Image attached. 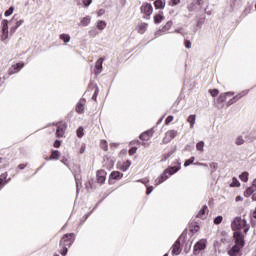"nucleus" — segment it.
<instances>
[{
	"mask_svg": "<svg viewBox=\"0 0 256 256\" xmlns=\"http://www.w3.org/2000/svg\"><path fill=\"white\" fill-rule=\"evenodd\" d=\"M65 131H67V123L65 122H58L56 124V137L61 139L65 137Z\"/></svg>",
	"mask_w": 256,
	"mask_h": 256,
	"instance_id": "nucleus-6",
	"label": "nucleus"
},
{
	"mask_svg": "<svg viewBox=\"0 0 256 256\" xmlns=\"http://www.w3.org/2000/svg\"><path fill=\"white\" fill-rule=\"evenodd\" d=\"M198 165H200L201 167H207V164L205 163H199Z\"/></svg>",
	"mask_w": 256,
	"mask_h": 256,
	"instance_id": "nucleus-60",
	"label": "nucleus"
},
{
	"mask_svg": "<svg viewBox=\"0 0 256 256\" xmlns=\"http://www.w3.org/2000/svg\"><path fill=\"white\" fill-rule=\"evenodd\" d=\"M9 37V30L2 31V39H7Z\"/></svg>",
	"mask_w": 256,
	"mask_h": 256,
	"instance_id": "nucleus-49",
	"label": "nucleus"
},
{
	"mask_svg": "<svg viewBox=\"0 0 256 256\" xmlns=\"http://www.w3.org/2000/svg\"><path fill=\"white\" fill-rule=\"evenodd\" d=\"M241 199V196H238L237 198H236V201H239Z\"/></svg>",
	"mask_w": 256,
	"mask_h": 256,
	"instance_id": "nucleus-62",
	"label": "nucleus"
},
{
	"mask_svg": "<svg viewBox=\"0 0 256 256\" xmlns=\"http://www.w3.org/2000/svg\"><path fill=\"white\" fill-rule=\"evenodd\" d=\"M75 243V233H67L60 239L59 242V253L60 255H67L69 247Z\"/></svg>",
	"mask_w": 256,
	"mask_h": 256,
	"instance_id": "nucleus-2",
	"label": "nucleus"
},
{
	"mask_svg": "<svg viewBox=\"0 0 256 256\" xmlns=\"http://www.w3.org/2000/svg\"><path fill=\"white\" fill-rule=\"evenodd\" d=\"M153 193V186H148L146 190V195H151Z\"/></svg>",
	"mask_w": 256,
	"mask_h": 256,
	"instance_id": "nucleus-53",
	"label": "nucleus"
},
{
	"mask_svg": "<svg viewBox=\"0 0 256 256\" xmlns=\"http://www.w3.org/2000/svg\"><path fill=\"white\" fill-rule=\"evenodd\" d=\"M123 5H125L126 0H120Z\"/></svg>",
	"mask_w": 256,
	"mask_h": 256,
	"instance_id": "nucleus-61",
	"label": "nucleus"
},
{
	"mask_svg": "<svg viewBox=\"0 0 256 256\" xmlns=\"http://www.w3.org/2000/svg\"><path fill=\"white\" fill-rule=\"evenodd\" d=\"M209 93L211 97H217V95H219V91L217 89H210Z\"/></svg>",
	"mask_w": 256,
	"mask_h": 256,
	"instance_id": "nucleus-44",
	"label": "nucleus"
},
{
	"mask_svg": "<svg viewBox=\"0 0 256 256\" xmlns=\"http://www.w3.org/2000/svg\"><path fill=\"white\" fill-rule=\"evenodd\" d=\"M85 99H81L79 103L76 106V111L81 115L82 113H85Z\"/></svg>",
	"mask_w": 256,
	"mask_h": 256,
	"instance_id": "nucleus-18",
	"label": "nucleus"
},
{
	"mask_svg": "<svg viewBox=\"0 0 256 256\" xmlns=\"http://www.w3.org/2000/svg\"><path fill=\"white\" fill-rule=\"evenodd\" d=\"M95 183V180H93V178H90L86 183H85V187L87 189V191L93 189V184Z\"/></svg>",
	"mask_w": 256,
	"mask_h": 256,
	"instance_id": "nucleus-31",
	"label": "nucleus"
},
{
	"mask_svg": "<svg viewBox=\"0 0 256 256\" xmlns=\"http://www.w3.org/2000/svg\"><path fill=\"white\" fill-rule=\"evenodd\" d=\"M173 153H175V151H170L167 154H164L165 161H167V159H169V157H171V155H173Z\"/></svg>",
	"mask_w": 256,
	"mask_h": 256,
	"instance_id": "nucleus-52",
	"label": "nucleus"
},
{
	"mask_svg": "<svg viewBox=\"0 0 256 256\" xmlns=\"http://www.w3.org/2000/svg\"><path fill=\"white\" fill-rule=\"evenodd\" d=\"M85 149H86L85 144H82L78 153H79L80 155H83V153H85Z\"/></svg>",
	"mask_w": 256,
	"mask_h": 256,
	"instance_id": "nucleus-50",
	"label": "nucleus"
},
{
	"mask_svg": "<svg viewBox=\"0 0 256 256\" xmlns=\"http://www.w3.org/2000/svg\"><path fill=\"white\" fill-rule=\"evenodd\" d=\"M140 144H141V142H139V140L133 141L130 143V145H140Z\"/></svg>",
	"mask_w": 256,
	"mask_h": 256,
	"instance_id": "nucleus-57",
	"label": "nucleus"
},
{
	"mask_svg": "<svg viewBox=\"0 0 256 256\" xmlns=\"http://www.w3.org/2000/svg\"><path fill=\"white\" fill-rule=\"evenodd\" d=\"M129 167H131V161L129 160L122 163H118V169H120V171H127Z\"/></svg>",
	"mask_w": 256,
	"mask_h": 256,
	"instance_id": "nucleus-20",
	"label": "nucleus"
},
{
	"mask_svg": "<svg viewBox=\"0 0 256 256\" xmlns=\"http://www.w3.org/2000/svg\"><path fill=\"white\" fill-rule=\"evenodd\" d=\"M60 39L64 41V43H69V41H71V36H69V34H61Z\"/></svg>",
	"mask_w": 256,
	"mask_h": 256,
	"instance_id": "nucleus-35",
	"label": "nucleus"
},
{
	"mask_svg": "<svg viewBox=\"0 0 256 256\" xmlns=\"http://www.w3.org/2000/svg\"><path fill=\"white\" fill-rule=\"evenodd\" d=\"M174 117L173 116H168L165 120V125H169L173 121Z\"/></svg>",
	"mask_w": 256,
	"mask_h": 256,
	"instance_id": "nucleus-47",
	"label": "nucleus"
},
{
	"mask_svg": "<svg viewBox=\"0 0 256 256\" xmlns=\"http://www.w3.org/2000/svg\"><path fill=\"white\" fill-rule=\"evenodd\" d=\"M252 187H254V189H256V178L252 181Z\"/></svg>",
	"mask_w": 256,
	"mask_h": 256,
	"instance_id": "nucleus-58",
	"label": "nucleus"
},
{
	"mask_svg": "<svg viewBox=\"0 0 256 256\" xmlns=\"http://www.w3.org/2000/svg\"><path fill=\"white\" fill-rule=\"evenodd\" d=\"M177 135H178L177 130H168V131L165 133L164 140H166V141H172V139H175V137H177Z\"/></svg>",
	"mask_w": 256,
	"mask_h": 256,
	"instance_id": "nucleus-14",
	"label": "nucleus"
},
{
	"mask_svg": "<svg viewBox=\"0 0 256 256\" xmlns=\"http://www.w3.org/2000/svg\"><path fill=\"white\" fill-rule=\"evenodd\" d=\"M256 191L255 187H248L245 192H244V197H251V195H253V193Z\"/></svg>",
	"mask_w": 256,
	"mask_h": 256,
	"instance_id": "nucleus-25",
	"label": "nucleus"
},
{
	"mask_svg": "<svg viewBox=\"0 0 256 256\" xmlns=\"http://www.w3.org/2000/svg\"><path fill=\"white\" fill-rule=\"evenodd\" d=\"M184 45H185L186 49H191L192 43L188 39H185Z\"/></svg>",
	"mask_w": 256,
	"mask_h": 256,
	"instance_id": "nucleus-46",
	"label": "nucleus"
},
{
	"mask_svg": "<svg viewBox=\"0 0 256 256\" xmlns=\"http://www.w3.org/2000/svg\"><path fill=\"white\" fill-rule=\"evenodd\" d=\"M250 227L251 226L247 224V220L242 219L241 217L234 218V220L231 223L232 231H241V229H243V233L245 235H247V233L249 232Z\"/></svg>",
	"mask_w": 256,
	"mask_h": 256,
	"instance_id": "nucleus-4",
	"label": "nucleus"
},
{
	"mask_svg": "<svg viewBox=\"0 0 256 256\" xmlns=\"http://www.w3.org/2000/svg\"><path fill=\"white\" fill-rule=\"evenodd\" d=\"M28 165H29L28 163L19 164L17 166V169H20V171H23V169H25V167H27Z\"/></svg>",
	"mask_w": 256,
	"mask_h": 256,
	"instance_id": "nucleus-48",
	"label": "nucleus"
},
{
	"mask_svg": "<svg viewBox=\"0 0 256 256\" xmlns=\"http://www.w3.org/2000/svg\"><path fill=\"white\" fill-rule=\"evenodd\" d=\"M165 19V16H163V12L160 11L158 14L154 15V23L159 24L161 21Z\"/></svg>",
	"mask_w": 256,
	"mask_h": 256,
	"instance_id": "nucleus-23",
	"label": "nucleus"
},
{
	"mask_svg": "<svg viewBox=\"0 0 256 256\" xmlns=\"http://www.w3.org/2000/svg\"><path fill=\"white\" fill-rule=\"evenodd\" d=\"M100 148L103 149V151H109V144L107 143V140L100 141Z\"/></svg>",
	"mask_w": 256,
	"mask_h": 256,
	"instance_id": "nucleus-29",
	"label": "nucleus"
},
{
	"mask_svg": "<svg viewBox=\"0 0 256 256\" xmlns=\"http://www.w3.org/2000/svg\"><path fill=\"white\" fill-rule=\"evenodd\" d=\"M239 179H241L244 183H247V181H249V172H243L240 174Z\"/></svg>",
	"mask_w": 256,
	"mask_h": 256,
	"instance_id": "nucleus-30",
	"label": "nucleus"
},
{
	"mask_svg": "<svg viewBox=\"0 0 256 256\" xmlns=\"http://www.w3.org/2000/svg\"><path fill=\"white\" fill-rule=\"evenodd\" d=\"M195 121H196L195 115H190L188 117L187 122L190 123V129H193V127H195Z\"/></svg>",
	"mask_w": 256,
	"mask_h": 256,
	"instance_id": "nucleus-28",
	"label": "nucleus"
},
{
	"mask_svg": "<svg viewBox=\"0 0 256 256\" xmlns=\"http://www.w3.org/2000/svg\"><path fill=\"white\" fill-rule=\"evenodd\" d=\"M97 183L100 185H104L105 181H107V172L105 170H98L96 172Z\"/></svg>",
	"mask_w": 256,
	"mask_h": 256,
	"instance_id": "nucleus-9",
	"label": "nucleus"
},
{
	"mask_svg": "<svg viewBox=\"0 0 256 256\" xmlns=\"http://www.w3.org/2000/svg\"><path fill=\"white\" fill-rule=\"evenodd\" d=\"M252 201H256V193L252 195Z\"/></svg>",
	"mask_w": 256,
	"mask_h": 256,
	"instance_id": "nucleus-59",
	"label": "nucleus"
},
{
	"mask_svg": "<svg viewBox=\"0 0 256 256\" xmlns=\"http://www.w3.org/2000/svg\"><path fill=\"white\" fill-rule=\"evenodd\" d=\"M179 3H181V0H170L169 5L175 7V5H179Z\"/></svg>",
	"mask_w": 256,
	"mask_h": 256,
	"instance_id": "nucleus-45",
	"label": "nucleus"
},
{
	"mask_svg": "<svg viewBox=\"0 0 256 256\" xmlns=\"http://www.w3.org/2000/svg\"><path fill=\"white\" fill-rule=\"evenodd\" d=\"M153 137V130H147L145 132H143L139 138L141 139V141H149V139H151Z\"/></svg>",
	"mask_w": 256,
	"mask_h": 256,
	"instance_id": "nucleus-16",
	"label": "nucleus"
},
{
	"mask_svg": "<svg viewBox=\"0 0 256 256\" xmlns=\"http://www.w3.org/2000/svg\"><path fill=\"white\" fill-rule=\"evenodd\" d=\"M147 27H148L147 23H141L138 26V33H140V35H143V33H145V31H147Z\"/></svg>",
	"mask_w": 256,
	"mask_h": 256,
	"instance_id": "nucleus-26",
	"label": "nucleus"
},
{
	"mask_svg": "<svg viewBox=\"0 0 256 256\" xmlns=\"http://www.w3.org/2000/svg\"><path fill=\"white\" fill-rule=\"evenodd\" d=\"M230 187H241V183L236 177H233L232 182L230 183Z\"/></svg>",
	"mask_w": 256,
	"mask_h": 256,
	"instance_id": "nucleus-34",
	"label": "nucleus"
},
{
	"mask_svg": "<svg viewBox=\"0 0 256 256\" xmlns=\"http://www.w3.org/2000/svg\"><path fill=\"white\" fill-rule=\"evenodd\" d=\"M1 161H3V158H0V163H1Z\"/></svg>",
	"mask_w": 256,
	"mask_h": 256,
	"instance_id": "nucleus-63",
	"label": "nucleus"
},
{
	"mask_svg": "<svg viewBox=\"0 0 256 256\" xmlns=\"http://www.w3.org/2000/svg\"><path fill=\"white\" fill-rule=\"evenodd\" d=\"M205 142H203V141H200V142H198L197 144H196V149L198 150V151H200L201 153H203V151H205Z\"/></svg>",
	"mask_w": 256,
	"mask_h": 256,
	"instance_id": "nucleus-33",
	"label": "nucleus"
},
{
	"mask_svg": "<svg viewBox=\"0 0 256 256\" xmlns=\"http://www.w3.org/2000/svg\"><path fill=\"white\" fill-rule=\"evenodd\" d=\"M23 67H25L24 63H16L9 68L8 74L15 75V73H19V71H21V69H23Z\"/></svg>",
	"mask_w": 256,
	"mask_h": 256,
	"instance_id": "nucleus-10",
	"label": "nucleus"
},
{
	"mask_svg": "<svg viewBox=\"0 0 256 256\" xmlns=\"http://www.w3.org/2000/svg\"><path fill=\"white\" fill-rule=\"evenodd\" d=\"M128 153L129 155H135V153H137V147H132Z\"/></svg>",
	"mask_w": 256,
	"mask_h": 256,
	"instance_id": "nucleus-51",
	"label": "nucleus"
},
{
	"mask_svg": "<svg viewBox=\"0 0 256 256\" xmlns=\"http://www.w3.org/2000/svg\"><path fill=\"white\" fill-rule=\"evenodd\" d=\"M8 176H9V174H7V172L2 173L0 175V190L3 189L4 185H7L9 183V180H7Z\"/></svg>",
	"mask_w": 256,
	"mask_h": 256,
	"instance_id": "nucleus-19",
	"label": "nucleus"
},
{
	"mask_svg": "<svg viewBox=\"0 0 256 256\" xmlns=\"http://www.w3.org/2000/svg\"><path fill=\"white\" fill-rule=\"evenodd\" d=\"M239 99H241V95H236V96H234L232 99H230V100L226 103V107H231V105H233V103H237V101H239Z\"/></svg>",
	"mask_w": 256,
	"mask_h": 256,
	"instance_id": "nucleus-24",
	"label": "nucleus"
},
{
	"mask_svg": "<svg viewBox=\"0 0 256 256\" xmlns=\"http://www.w3.org/2000/svg\"><path fill=\"white\" fill-rule=\"evenodd\" d=\"M223 223V216H218L214 219V225H221Z\"/></svg>",
	"mask_w": 256,
	"mask_h": 256,
	"instance_id": "nucleus-41",
	"label": "nucleus"
},
{
	"mask_svg": "<svg viewBox=\"0 0 256 256\" xmlns=\"http://www.w3.org/2000/svg\"><path fill=\"white\" fill-rule=\"evenodd\" d=\"M103 58H99L96 63H95V69H94V73L95 75H101L102 71H103Z\"/></svg>",
	"mask_w": 256,
	"mask_h": 256,
	"instance_id": "nucleus-11",
	"label": "nucleus"
},
{
	"mask_svg": "<svg viewBox=\"0 0 256 256\" xmlns=\"http://www.w3.org/2000/svg\"><path fill=\"white\" fill-rule=\"evenodd\" d=\"M234 95L235 93L233 92L221 93L217 98V103H225V101H227V97H233Z\"/></svg>",
	"mask_w": 256,
	"mask_h": 256,
	"instance_id": "nucleus-12",
	"label": "nucleus"
},
{
	"mask_svg": "<svg viewBox=\"0 0 256 256\" xmlns=\"http://www.w3.org/2000/svg\"><path fill=\"white\" fill-rule=\"evenodd\" d=\"M194 161H195V157L192 156L190 159L185 161L184 167H189V165H193Z\"/></svg>",
	"mask_w": 256,
	"mask_h": 256,
	"instance_id": "nucleus-40",
	"label": "nucleus"
},
{
	"mask_svg": "<svg viewBox=\"0 0 256 256\" xmlns=\"http://www.w3.org/2000/svg\"><path fill=\"white\" fill-rule=\"evenodd\" d=\"M13 11H15V7L11 6L8 10L5 11L4 13L5 17H9L13 15Z\"/></svg>",
	"mask_w": 256,
	"mask_h": 256,
	"instance_id": "nucleus-39",
	"label": "nucleus"
},
{
	"mask_svg": "<svg viewBox=\"0 0 256 256\" xmlns=\"http://www.w3.org/2000/svg\"><path fill=\"white\" fill-rule=\"evenodd\" d=\"M180 170H181V163H178L177 166H170L166 168L163 171V173L156 179L155 181L156 186L161 185V183H165V181H167V179H169L171 175H175V173H177V171H180Z\"/></svg>",
	"mask_w": 256,
	"mask_h": 256,
	"instance_id": "nucleus-3",
	"label": "nucleus"
},
{
	"mask_svg": "<svg viewBox=\"0 0 256 256\" xmlns=\"http://www.w3.org/2000/svg\"><path fill=\"white\" fill-rule=\"evenodd\" d=\"M77 137L81 138L85 135V133L83 132V127H79L76 131Z\"/></svg>",
	"mask_w": 256,
	"mask_h": 256,
	"instance_id": "nucleus-43",
	"label": "nucleus"
},
{
	"mask_svg": "<svg viewBox=\"0 0 256 256\" xmlns=\"http://www.w3.org/2000/svg\"><path fill=\"white\" fill-rule=\"evenodd\" d=\"M91 91H94L92 95V100L97 101V95H99V87L97 84L90 82L87 88V93H91Z\"/></svg>",
	"mask_w": 256,
	"mask_h": 256,
	"instance_id": "nucleus-8",
	"label": "nucleus"
},
{
	"mask_svg": "<svg viewBox=\"0 0 256 256\" xmlns=\"http://www.w3.org/2000/svg\"><path fill=\"white\" fill-rule=\"evenodd\" d=\"M171 27H173V21H168L163 27H162V31H169V29H171Z\"/></svg>",
	"mask_w": 256,
	"mask_h": 256,
	"instance_id": "nucleus-37",
	"label": "nucleus"
},
{
	"mask_svg": "<svg viewBox=\"0 0 256 256\" xmlns=\"http://www.w3.org/2000/svg\"><path fill=\"white\" fill-rule=\"evenodd\" d=\"M181 253V240H176L172 246V255H179Z\"/></svg>",
	"mask_w": 256,
	"mask_h": 256,
	"instance_id": "nucleus-13",
	"label": "nucleus"
},
{
	"mask_svg": "<svg viewBox=\"0 0 256 256\" xmlns=\"http://www.w3.org/2000/svg\"><path fill=\"white\" fill-rule=\"evenodd\" d=\"M75 3L80 7L83 5V7H89L91 3H93V0H74Z\"/></svg>",
	"mask_w": 256,
	"mask_h": 256,
	"instance_id": "nucleus-22",
	"label": "nucleus"
},
{
	"mask_svg": "<svg viewBox=\"0 0 256 256\" xmlns=\"http://www.w3.org/2000/svg\"><path fill=\"white\" fill-rule=\"evenodd\" d=\"M209 213V208L207 207V205H204L201 210L198 212V214L196 215V217L198 219H205V217H207V214Z\"/></svg>",
	"mask_w": 256,
	"mask_h": 256,
	"instance_id": "nucleus-15",
	"label": "nucleus"
},
{
	"mask_svg": "<svg viewBox=\"0 0 256 256\" xmlns=\"http://www.w3.org/2000/svg\"><path fill=\"white\" fill-rule=\"evenodd\" d=\"M110 177H112V179H123V173H121L119 171H113L110 174Z\"/></svg>",
	"mask_w": 256,
	"mask_h": 256,
	"instance_id": "nucleus-27",
	"label": "nucleus"
},
{
	"mask_svg": "<svg viewBox=\"0 0 256 256\" xmlns=\"http://www.w3.org/2000/svg\"><path fill=\"white\" fill-rule=\"evenodd\" d=\"M23 23H24L23 20L17 21V22H16V25H15V27H14V29H17V28L21 27V25H23Z\"/></svg>",
	"mask_w": 256,
	"mask_h": 256,
	"instance_id": "nucleus-54",
	"label": "nucleus"
},
{
	"mask_svg": "<svg viewBox=\"0 0 256 256\" xmlns=\"http://www.w3.org/2000/svg\"><path fill=\"white\" fill-rule=\"evenodd\" d=\"M54 147H55L56 149H59V148L61 147V141L56 140V141L54 142Z\"/></svg>",
	"mask_w": 256,
	"mask_h": 256,
	"instance_id": "nucleus-55",
	"label": "nucleus"
},
{
	"mask_svg": "<svg viewBox=\"0 0 256 256\" xmlns=\"http://www.w3.org/2000/svg\"><path fill=\"white\" fill-rule=\"evenodd\" d=\"M54 256H59V255L56 254V255H54Z\"/></svg>",
	"mask_w": 256,
	"mask_h": 256,
	"instance_id": "nucleus-64",
	"label": "nucleus"
},
{
	"mask_svg": "<svg viewBox=\"0 0 256 256\" xmlns=\"http://www.w3.org/2000/svg\"><path fill=\"white\" fill-rule=\"evenodd\" d=\"M166 0H155L154 7L155 9H165Z\"/></svg>",
	"mask_w": 256,
	"mask_h": 256,
	"instance_id": "nucleus-21",
	"label": "nucleus"
},
{
	"mask_svg": "<svg viewBox=\"0 0 256 256\" xmlns=\"http://www.w3.org/2000/svg\"><path fill=\"white\" fill-rule=\"evenodd\" d=\"M80 23L83 27H87V25L91 23V18L89 16H86L81 20Z\"/></svg>",
	"mask_w": 256,
	"mask_h": 256,
	"instance_id": "nucleus-32",
	"label": "nucleus"
},
{
	"mask_svg": "<svg viewBox=\"0 0 256 256\" xmlns=\"http://www.w3.org/2000/svg\"><path fill=\"white\" fill-rule=\"evenodd\" d=\"M207 248V239H201L194 245L193 253L194 255H199L201 251Z\"/></svg>",
	"mask_w": 256,
	"mask_h": 256,
	"instance_id": "nucleus-7",
	"label": "nucleus"
},
{
	"mask_svg": "<svg viewBox=\"0 0 256 256\" xmlns=\"http://www.w3.org/2000/svg\"><path fill=\"white\" fill-rule=\"evenodd\" d=\"M243 247H245V234L241 231H234L232 236V247L228 248L229 256H242Z\"/></svg>",
	"mask_w": 256,
	"mask_h": 256,
	"instance_id": "nucleus-1",
	"label": "nucleus"
},
{
	"mask_svg": "<svg viewBox=\"0 0 256 256\" xmlns=\"http://www.w3.org/2000/svg\"><path fill=\"white\" fill-rule=\"evenodd\" d=\"M210 168L215 171L217 169V163L215 162L210 163Z\"/></svg>",
	"mask_w": 256,
	"mask_h": 256,
	"instance_id": "nucleus-56",
	"label": "nucleus"
},
{
	"mask_svg": "<svg viewBox=\"0 0 256 256\" xmlns=\"http://www.w3.org/2000/svg\"><path fill=\"white\" fill-rule=\"evenodd\" d=\"M107 27V23L105 21H99L97 23V29H99L100 31H103V29H105Z\"/></svg>",
	"mask_w": 256,
	"mask_h": 256,
	"instance_id": "nucleus-36",
	"label": "nucleus"
},
{
	"mask_svg": "<svg viewBox=\"0 0 256 256\" xmlns=\"http://www.w3.org/2000/svg\"><path fill=\"white\" fill-rule=\"evenodd\" d=\"M141 13L144 15V19H150L151 15H153V5L144 2L140 7Z\"/></svg>",
	"mask_w": 256,
	"mask_h": 256,
	"instance_id": "nucleus-5",
	"label": "nucleus"
},
{
	"mask_svg": "<svg viewBox=\"0 0 256 256\" xmlns=\"http://www.w3.org/2000/svg\"><path fill=\"white\" fill-rule=\"evenodd\" d=\"M61 157V152L59 150H53L50 157L46 158V161H57Z\"/></svg>",
	"mask_w": 256,
	"mask_h": 256,
	"instance_id": "nucleus-17",
	"label": "nucleus"
},
{
	"mask_svg": "<svg viewBox=\"0 0 256 256\" xmlns=\"http://www.w3.org/2000/svg\"><path fill=\"white\" fill-rule=\"evenodd\" d=\"M235 143H236V145H243L245 143L243 136L237 137Z\"/></svg>",
	"mask_w": 256,
	"mask_h": 256,
	"instance_id": "nucleus-42",
	"label": "nucleus"
},
{
	"mask_svg": "<svg viewBox=\"0 0 256 256\" xmlns=\"http://www.w3.org/2000/svg\"><path fill=\"white\" fill-rule=\"evenodd\" d=\"M2 31H9V21L8 20L2 21Z\"/></svg>",
	"mask_w": 256,
	"mask_h": 256,
	"instance_id": "nucleus-38",
	"label": "nucleus"
}]
</instances>
